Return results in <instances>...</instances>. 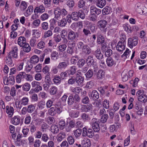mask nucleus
<instances>
[{
	"label": "nucleus",
	"mask_w": 147,
	"mask_h": 147,
	"mask_svg": "<svg viewBox=\"0 0 147 147\" xmlns=\"http://www.w3.org/2000/svg\"><path fill=\"white\" fill-rule=\"evenodd\" d=\"M82 89L79 87H71L70 88V90L73 93L78 94L80 92H81Z\"/></svg>",
	"instance_id": "obj_22"
},
{
	"label": "nucleus",
	"mask_w": 147,
	"mask_h": 147,
	"mask_svg": "<svg viewBox=\"0 0 147 147\" xmlns=\"http://www.w3.org/2000/svg\"><path fill=\"white\" fill-rule=\"evenodd\" d=\"M57 92V88L55 86H52L50 88V93L51 94L53 95L56 94Z\"/></svg>",
	"instance_id": "obj_64"
},
{
	"label": "nucleus",
	"mask_w": 147,
	"mask_h": 147,
	"mask_svg": "<svg viewBox=\"0 0 147 147\" xmlns=\"http://www.w3.org/2000/svg\"><path fill=\"white\" fill-rule=\"evenodd\" d=\"M18 49L16 47H13L11 50L7 54V56L14 59H16L18 57Z\"/></svg>",
	"instance_id": "obj_5"
},
{
	"label": "nucleus",
	"mask_w": 147,
	"mask_h": 147,
	"mask_svg": "<svg viewBox=\"0 0 147 147\" xmlns=\"http://www.w3.org/2000/svg\"><path fill=\"white\" fill-rule=\"evenodd\" d=\"M83 107V105L81 103H75V105L74 108L75 109L78 110H80L82 111Z\"/></svg>",
	"instance_id": "obj_61"
},
{
	"label": "nucleus",
	"mask_w": 147,
	"mask_h": 147,
	"mask_svg": "<svg viewBox=\"0 0 147 147\" xmlns=\"http://www.w3.org/2000/svg\"><path fill=\"white\" fill-rule=\"evenodd\" d=\"M74 102V98L73 95L71 94L69 96L67 100V103L69 105H72Z\"/></svg>",
	"instance_id": "obj_41"
},
{
	"label": "nucleus",
	"mask_w": 147,
	"mask_h": 147,
	"mask_svg": "<svg viewBox=\"0 0 147 147\" xmlns=\"http://www.w3.org/2000/svg\"><path fill=\"white\" fill-rule=\"evenodd\" d=\"M86 63L88 65L92 66L94 69L97 68L96 62L94 61L93 56H88L86 60Z\"/></svg>",
	"instance_id": "obj_4"
},
{
	"label": "nucleus",
	"mask_w": 147,
	"mask_h": 147,
	"mask_svg": "<svg viewBox=\"0 0 147 147\" xmlns=\"http://www.w3.org/2000/svg\"><path fill=\"white\" fill-rule=\"evenodd\" d=\"M45 102L44 101L41 100L38 102L37 105L38 110H42L45 107Z\"/></svg>",
	"instance_id": "obj_20"
},
{
	"label": "nucleus",
	"mask_w": 147,
	"mask_h": 147,
	"mask_svg": "<svg viewBox=\"0 0 147 147\" xmlns=\"http://www.w3.org/2000/svg\"><path fill=\"white\" fill-rule=\"evenodd\" d=\"M45 10V9L43 5L36 6L35 7L34 12L35 14L38 13H42L44 12Z\"/></svg>",
	"instance_id": "obj_8"
},
{
	"label": "nucleus",
	"mask_w": 147,
	"mask_h": 147,
	"mask_svg": "<svg viewBox=\"0 0 147 147\" xmlns=\"http://www.w3.org/2000/svg\"><path fill=\"white\" fill-rule=\"evenodd\" d=\"M17 43L20 47L24 46L27 43L26 38L23 36L19 37L18 39Z\"/></svg>",
	"instance_id": "obj_10"
},
{
	"label": "nucleus",
	"mask_w": 147,
	"mask_h": 147,
	"mask_svg": "<svg viewBox=\"0 0 147 147\" xmlns=\"http://www.w3.org/2000/svg\"><path fill=\"white\" fill-rule=\"evenodd\" d=\"M14 111V109L12 107L8 106L6 107V112L8 114L9 117H10L12 116Z\"/></svg>",
	"instance_id": "obj_25"
},
{
	"label": "nucleus",
	"mask_w": 147,
	"mask_h": 147,
	"mask_svg": "<svg viewBox=\"0 0 147 147\" xmlns=\"http://www.w3.org/2000/svg\"><path fill=\"white\" fill-rule=\"evenodd\" d=\"M49 17V15L47 13H44L40 16V18L42 21H44L48 20Z\"/></svg>",
	"instance_id": "obj_50"
},
{
	"label": "nucleus",
	"mask_w": 147,
	"mask_h": 147,
	"mask_svg": "<svg viewBox=\"0 0 147 147\" xmlns=\"http://www.w3.org/2000/svg\"><path fill=\"white\" fill-rule=\"evenodd\" d=\"M22 88L24 91H28L30 88V85L28 83H26L23 86Z\"/></svg>",
	"instance_id": "obj_48"
},
{
	"label": "nucleus",
	"mask_w": 147,
	"mask_h": 147,
	"mask_svg": "<svg viewBox=\"0 0 147 147\" xmlns=\"http://www.w3.org/2000/svg\"><path fill=\"white\" fill-rule=\"evenodd\" d=\"M67 47V45L66 44L60 43L58 47V50L60 52H63L65 50Z\"/></svg>",
	"instance_id": "obj_34"
},
{
	"label": "nucleus",
	"mask_w": 147,
	"mask_h": 147,
	"mask_svg": "<svg viewBox=\"0 0 147 147\" xmlns=\"http://www.w3.org/2000/svg\"><path fill=\"white\" fill-rule=\"evenodd\" d=\"M53 100L51 99L48 100L46 102V107L47 108H51V107L53 105Z\"/></svg>",
	"instance_id": "obj_56"
},
{
	"label": "nucleus",
	"mask_w": 147,
	"mask_h": 147,
	"mask_svg": "<svg viewBox=\"0 0 147 147\" xmlns=\"http://www.w3.org/2000/svg\"><path fill=\"white\" fill-rule=\"evenodd\" d=\"M20 117L18 116H14L11 119L12 122L14 125H17L20 122Z\"/></svg>",
	"instance_id": "obj_26"
},
{
	"label": "nucleus",
	"mask_w": 147,
	"mask_h": 147,
	"mask_svg": "<svg viewBox=\"0 0 147 147\" xmlns=\"http://www.w3.org/2000/svg\"><path fill=\"white\" fill-rule=\"evenodd\" d=\"M66 136L65 133L63 132H61L59 133L57 135V139L58 142H60L65 138Z\"/></svg>",
	"instance_id": "obj_27"
},
{
	"label": "nucleus",
	"mask_w": 147,
	"mask_h": 147,
	"mask_svg": "<svg viewBox=\"0 0 147 147\" xmlns=\"http://www.w3.org/2000/svg\"><path fill=\"white\" fill-rule=\"evenodd\" d=\"M36 38L34 37H32L30 41V44L31 47H34L36 46Z\"/></svg>",
	"instance_id": "obj_37"
},
{
	"label": "nucleus",
	"mask_w": 147,
	"mask_h": 147,
	"mask_svg": "<svg viewBox=\"0 0 147 147\" xmlns=\"http://www.w3.org/2000/svg\"><path fill=\"white\" fill-rule=\"evenodd\" d=\"M82 147H90L91 145V142L89 139L84 138L82 141Z\"/></svg>",
	"instance_id": "obj_18"
},
{
	"label": "nucleus",
	"mask_w": 147,
	"mask_h": 147,
	"mask_svg": "<svg viewBox=\"0 0 147 147\" xmlns=\"http://www.w3.org/2000/svg\"><path fill=\"white\" fill-rule=\"evenodd\" d=\"M104 41V38L100 34H98L97 37V42L99 44L103 43Z\"/></svg>",
	"instance_id": "obj_46"
},
{
	"label": "nucleus",
	"mask_w": 147,
	"mask_h": 147,
	"mask_svg": "<svg viewBox=\"0 0 147 147\" xmlns=\"http://www.w3.org/2000/svg\"><path fill=\"white\" fill-rule=\"evenodd\" d=\"M71 17L72 20L76 21L79 19L78 13L77 12H74L72 13L71 16Z\"/></svg>",
	"instance_id": "obj_32"
},
{
	"label": "nucleus",
	"mask_w": 147,
	"mask_h": 147,
	"mask_svg": "<svg viewBox=\"0 0 147 147\" xmlns=\"http://www.w3.org/2000/svg\"><path fill=\"white\" fill-rule=\"evenodd\" d=\"M93 106L91 104L88 105H83V107L82 112H88L92 110V109Z\"/></svg>",
	"instance_id": "obj_15"
},
{
	"label": "nucleus",
	"mask_w": 147,
	"mask_h": 147,
	"mask_svg": "<svg viewBox=\"0 0 147 147\" xmlns=\"http://www.w3.org/2000/svg\"><path fill=\"white\" fill-rule=\"evenodd\" d=\"M20 100L23 106H26L28 104L29 99L27 97H23Z\"/></svg>",
	"instance_id": "obj_35"
},
{
	"label": "nucleus",
	"mask_w": 147,
	"mask_h": 147,
	"mask_svg": "<svg viewBox=\"0 0 147 147\" xmlns=\"http://www.w3.org/2000/svg\"><path fill=\"white\" fill-rule=\"evenodd\" d=\"M40 23V20L39 19H36L34 20L32 23V26L34 27H38Z\"/></svg>",
	"instance_id": "obj_36"
},
{
	"label": "nucleus",
	"mask_w": 147,
	"mask_h": 147,
	"mask_svg": "<svg viewBox=\"0 0 147 147\" xmlns=\"http://www.w3.org/2000/svg\"><path fill=\"white\" fill-rule=\"evenodd\" d=\"M45 44L44 42L42 40H41L38 43L37 45V47L39 49H42L45 48Z\"/></svg>",
	"instance_id": "obj_51"
},
{
	"label": "nucleus",
	"mask_w": 147,
	"mask_h": 147,
	"mask_svg": "<svg viewBox=\"0 0 147 147\" xmlns=\"http://www.w3.org/2000/svg\"><path fill=\"white\" fill-rule=\"evenodd\" d=\"M102 105L106 109H109V102L107 100L105 99L102 103Z\"/></svg>",
	"instance_id": "obj_60"
},
{
	"label": "nucleus",
	"mask_w": 147,
	"mask_h": 147,
	"mask_svg": "<svg viewBox=\"0 0 147 147\" xmlns=\"http://www.w3.org/2000/svg\"><path fill=\"white\" fill-rule=\"evenodd\" d=\"M24 74L25 72H20L17 76L16 77V82L18 83H20L21 82L22 80L24 78Z\"/></svg>",
	"instance_id": "obj_19"
},
{
	"label": "nucleus",
	"mask_w": 147,
	"mask_h": 147,
	"mask_svg": "<svg viewBox=\"0 0 147 147\" xmlns=\"http://www.w3.org/2000/svg\"><path fill=\"white\" fill-rule=\"evenodd\" d=\"M78 37V33L71 30L68 34V39L70 40H73L77 38Z\"/></svg>",
	"instance_id": "obj_7"
},
{
	"label": "nucleus",
	"mask_w": 147,
	"mask_h": 147,
	"mask_svg": "<svg viewBox=\"0 0 147 147\" xmlns=\"http://www.w3.org/2000/svg\"><path fill=\"white\" fill-rule=\"evenodd\" d=\"M62 111L61 106L55 105V107L51 108L49 110V114L51 116H54L57 113L59 114Z\"/></svg>",
	"instance_id": "obj_2"
},
{
	"label": "nucleus",
	"mask_w": 147,
	"mask_h": 147,
	"mask_svg": "<svg viewBox=\"0 0 147 147\" xmlns=\"http://www.w3.org/2000/svg\"><path fill=\"white\" fill-rule=\"evenodd\" d=\"M12 58L8 56L5 58V62L6 64L10 67L13 66L14 65V64L13 63Z\"/></svg>",
	"instance_id": "obj_28"
},
{
	"label": "nucleus",
	"mask_w": 147,
	"mask_h": 147,
	"mask_svg": "<svg viewBox=\"0 0 147 147\" xmlns=\"http://www.w3.org/2000/svg\"><path fill=\"white\" fill-rule=\"evenodd\" d=\"M88 95L89 97L91 96L94 100H96L99 98V94L96 90L93 91L91 94L89 93Z\"/></svg>",
	"instance_id": "obj_17"
},
{
	"label": "nucleus",
	"mask_w": 147,
	"mask_h": 147,
	"mask_svg": "<svg viewBox=\"0 0 147 147\" xmlns=\"http://www.w3.org/2000/svg\"><path fill=\"white\" fill-rule=\"evenodd\" d=\"M96 5L98 7L102 8L106 4V1L105 0H96L95 1Z\"/></svg>",
	"instance_id": "obj_11"
},
{
	"label": "nucleus",
	"mask_w": 147,
	"mask_h": 147,
	"mask_svg": "<svg viewBox=\"0 0 147 147\" xmlns=\"http://www.w3.org/2000/svg\"><path fill=\"white\" fill-rule=\"evenodd\" d=\"M22 47L24 48L23 50L25 52L28 53L31 50V47L27 43L24 45V46Z\"/></svg>",
	"instance_id": "obj_43"
},
{
	"label": "nucleus",
	"mask_w": 147,
	"mask_h": 147,
	"mask_svg": "<svg viewBox=\"0 0 147 147\" xmlns=\"http://www.w3.org/2000/svg\"><path fill=\"white\" fill-rule=\"evenodd\" d=\"M53 35V33L51 30H48L45 32L44 33L43 38H46L51 36Z\"/></svg>",
	"instance_id": "obj_55"
},
{
	"label": "nucleus",
	"mask_w": 147,
	"mask_h": 147,
	"mask_svg": "<svg viewBox=\"0 0 147 147\" xmlns=\"http://www.w3.org/2000/svg\"><path fill=\"white\" fill-rule=\"evenodd\" d=\"M77 68L76 66H73L70 67L68 70L69 74L70 75H74L76 72Z\"/></svg>",
	"instance_id": "obj_30"
},
{
	"label": "nucleus",
	"mask_w": 147,
	"mask_h": 147,
	"mask_svg": "<svg viewBox=\"0 0 147 147\" xmlns=\"http://www.w3.org/2000/svg\"><path fill=\"white\" fill-rule=\"evenodd\" d=\"M126 42L124 41H119L116 46L117 50L119 51H122L125 48Z\"/></svg>",
	"instance_id": "obj_9"
},
{
	"label": "nucleus",
	"mask_w": 147,
	"mask_h": 147,
	"mask_svg": "<svg viewBox=\"0 0 147 147\" xmlns=\"http://www.w3.org/2000/svg\"><path fill=\"white\" fill-rule=\"evenodd\" d=\"M51 132L55 134H57L59 131V129L57 125H53L51 126Z\"/></svg>",
	"instance_id": "obj_33"
},
{
	"label": "nucleus",
	"mask_w": 147,
	"mask_h": 147,
	"mask_svg": "<svg viewBox=\"0 0 147 147\" xmlns=\"http://www.w3.org/2000/svg\"><path fill=\"white\" fill-rule=\"evenodd\" d=\"M74 134L76 138H78L81 135L82 130L81 129H77L76 130L74 131Z\"/></svg>",
	"instance_id": "obj_53"
},
{
	"label": "nucleus",
	"mask_w": 147,
	"mask_h": 147,
	"mask_svg": "<svg viewBox=\"0 0 147 147\" xmlns=\"http://www.w3.org/2000/svg\"><path fill=\"white\" fill-rule=\"evenodd\" d=\"M102 13L104 15L108 14L110 12V8L108 6H106L102 11Z\"/></svg>",
	"instance_id": "obj_57"
},
{
	"label": "nucleus",
	"mask_w": 147,
	"mask_h": 147,
	"mask_svg": "<svg viewBox=\"0 0 147 147\" xmlns=\"http://www.w3.org/2000/svg\"><path fill=\"white\" fill-rule=\"evenodd\" d=\"M107 24V22L104 20H101L97 22V26L99 28L100 30L102 28L104 29L105 27Z\"/></svg>",
	"instance_id": "obj_13"
},
{
	"label": "nucleus",
	"mask_w": 147,
	"mask_h": 147,
	"mask_svg": "<svg viewBox=\"0 0 147 147\" xmlns=\"http://www.w3.org/2000/svg\"><path fill=\"white\" fill-rule=\"evenodd\" d=\"M26 2L25 1H22L20 5V8L21 10H25L27 7Z\"/></svg>",
	"instance_id": "obj_47"
},
{
	"label": "nucleus",
	"mask_w": 147,
	"mask_h": 147,
	"mask_svg": "<svg viewBox=\"0 0 147 147\" xmlns=\"http://www.w3.org/2000/svg\"><path fill=\"white\" fill-rule=\"evenodd\" d=\"M16 107L17 110H20L23 105L20 100L16 101L15 102Z\"/></svg>",
	"instance_id": "obj_44"
},
{
	"label": "nucleus",
	"mask_w": 147,
	"mask_h": 147,
	"mask_svg": "<svg viewBox=\"0 0 147 147\" xmlns=\"http://www.w3.org/2000/svg\"><path fill=\"white\" fill-rule=\"evenodd\" d=\"M78 59V57L77 55L73 56L71 59V62L72 64H75Z\"/></svg>",
	"instance_id": "obj_62"
},
{
	"label": "nucleus",
	"mask_w": 147,
	"mask_h": 147,
	"mask_svg": "<svg viewBox=\"0 0 147 147\" xmlns=\"http://www.w3.org/2000/svg\"><path fill=\"white\" fill-rule=\"evenodd\" d=\"M24 78L27 81H31L33 80V78L31 75L29 74H26L25 73L24 74Z\"/></svg>",
	"instance_id": "obj_52"
},
{
	"label": "nucleus",
	"mask_w": 147,
	"mask_h": 147,
	"mask_svg": "<svg viewBox=\"0 0 147 147\" xmlns=\"http://www.w3.org/2000/svg\"><path fill=\"white\" fill-rule=\"evenodd\" d=\"M67 23L66 19H62L61 21L58 22V25L61 27L65 26Z\"/></svg>",
	"instance_id": "obj_49"
},
{
	"label": "nucleus",
	"mask_w": 147,
	"mask_h": 147,
	"mask_svg": "<svg viewBox=\"0 0 147 147\" xmlns=\"http://www.w3.org/2000/svg\"><path fill=\"white\" fill-rule=\"evenodd\" d=\"M35 109V107L34 105L31 104L29 105L27 108V111L28 113H31L34 111Z\"/></svg>",
	"instance_id": "obj_42"
},
{
	"label": "nucleus",
	"mask_w": 147,
	"mask_h": 147,
	"mask_svg": "<svg viewBox=\"0 0 147 147\" xmlns=\"http://www.w3.org/2000/svg\"><path fill=\"white\" fill-rule=\"evenodd\" d=\"M76 82L78 86H82L84 82V78L81 76H78L76 77Z\"/></svg>",
	"instance_id": "obj_12"
},
{
	"label": "nucleus",
	"mask_w": 147,
	"mask_h": 147,
	"mask_svg": "<svg viewBox=\"0 0 147 147\" xmlns=\"http://www.w3.org/2000/svg\"><path fill=\"white\" fill-rule=\"evenodd\" d=\"M69 64V63L68 61L62 62L59 63L57 66V68L60 69H65Z\"/></svg>",
	"instance_id": "obj_14"
},
{
	"label": "nucleus",
	"mask_w": 147,
	"mask_h": 147,
	"mask_svg": "<svg viewBox=\"0 0 147 147\" xmlns=\"http://www.w3.org/2000/svg\"><path fill=\"white\" fill-rule=\"evenodd\" d=\"M85 61L83 59H79L77 63V65L79 68L82 67L84 65Z\"/></svg>",
	"instance_id": "obj_39"
},
{
	"label": "nucleus",
	"mask_w": 147,
	"mask_h": 147,
	"mask_svg": "<svg viewBox=\"0 0 147 147\" xmlns=\"http://www.w3.org/2000/svg\"><path fill=\"white\" fill-rule=\"evenodd\" d=\"M54 18L55 21L60 20L61 18V17H63L66 15L67 12L65 9L61 10L60 7H58L54 9Z\"/></svg>",
	"instance_id": "obj_1"
},
{
	"label": "nucleus",
	"mask_w": 147,
	"mask_h": 147,
	"mask_svg": "<svg viewBox=\"0 0 147 147\" xmlns=\"http://www.w3.org/2000/svg\"><path fill=\"white\" fill-rule=\"evenodd\" d=\"M33 10V7L32 5L29 6L24 13L25 16L26 17L29 16L32 13Z\"/></svg>",
	"instance_id": "obj_21"
},
{
	"label": "nucleus",
	"mask_w": 147,
	"mask_h": 147,
	"mask_svg": "<svg viewBox=\"0 0 147 147\" xmlns=\"http://www.w3.org/2000/svg\"><path fill=\"white\" fill-rule=\"evenodd\" d=\"M95 55L96 57L99 60L102 59L103 58V55L101 53L100 49H98L96 51Z\"/></svg>",
	"instance_id": "obj_23"
},
{
	"label": "nucleus",
	"mask_w": 147,
	"mask_h": 147,
	"mask_svg": "<svg viewBox=\"0 0 147 147\" xmlns=\"http://www.w3.org/2000/svg\"><path fill=\"white\" fill-rule=\"evenodd\" d=\"M108 118V116L107 114H105L101 117L100 121L102 123H105L107 121Z\"/></svg>",
	"instance_id": "obj_59"
},
{
	"label": "nucleus",
	"mask_w": 147,
	"mask_h": 147,
	"mask_svg": "<svg viewBox=\"0 0 147 147\" xmlns=\"http://www.w3.org/2000/svg\"><path fill=\"white\" fill-rule=\"evenodd\" d=\"M39 57L36 55H34L30 59L31 63L35 64L37 63L39 61Z\"/></svg>",
	"instance_id": "obj_29"
},
{
	"label": "nucleus",
	"mask_w": 147,
	"mask_h": 147,
	"mask_svg": "<svg viewBox=\"0 0 147 147\" xmlns=\"http://www.w3.org/2000/svg\"><path fill=\"white\" fill-rule=\"evenodd\" d=\"M81 117L84 121H88L90 120V118L89 115L85 113L82 114Z\"/></svg>",
	"instance_id": "obj_31"
},
{
	"label": "nucleus",
	"mask_w": 147,
	"mask_h": 147,
	"mask_svg": "<svg viewBox=\"0 0 147 147\" xmlns=\"http://www.w3.org/2000/svg\"><path fill=\"white\" fill-rule=\"evenodd\" d=\"M79 113L77 111H71L69 113V115L71 117L74 118L77 117L79 115Z\"/></svg>",
	"instance_id": "obj_58"
},
{
	"label": "nucleus",
	"mask_w": 147,
	"mask_h": 147,
	"mask_svg": "<svg viewBox=\"0 0 147 147\" xmlns=\"http://www.w3.org/2000/svg\"><path fill=\"white\" fill-rule=\"evenodd\" d=\"M83 52L89 54L91 52V49L90 47L86 45H85L84 47L82 49Z\"/></svg>",
	"instance_id": "obj_40"
},
{
	"label": "nucleus",
	"mask_w": 147,
	"mask_h": 147,
	"mask_svg": "<svg viewBox=\"0 0 147 147\" xmlns=\"http://www.w3.org/2000/svg\"><path fill=\"white\" fill-rule=\"evenodd\" d=\"M86 77L87 78H91L93 75V72L92 69H89L85 74Z\"/></svg>",
	"instance_id": "obj_63"
},
{
	"label": "nucleus",
	"mask_w": 147,
	"mask_h": 147,
	"mask_svg": "<svg viewBox=\"0 0 147 147\" xmlns=\"http://www.w3.org/2000/svg\"><path fill=\"white\" fill-rule=\"evenodd\" d=\"M90 124L95 132H98L99 131L100 126L97 119H92L90 122Z\"/></svg>",
	"instance_id": "obj_3"
},
{
	"label": "nucleus",
	"mask_w": 147,
	"mask_h": 147,
	"mask_svg": "<svg viewBox=\"0 0 147 147\" xmlns=\"http://www.w3.org/2000/svg\"><path fill=\"white\" fill-rule=\"evenodd\" d=\"M107 65L109 67H111L115 65V63L113 59L111 57L108 58L106 60Z\"/></svg>",
	"instance_id": "obj_24"
},
{
	"label": "nucleus",
	"mask_w": 147,
	"mask_h": 147,
	"mask_svg": "<svg viewBox=\"0 0 147 147\" xmlns=\"http://www.w3.org/2000/svg\"><path fill=\"white\" fill-rule=\"evenodd\" d=\"M67 140L68 143L70 145L73 144L74 142V137L71 136H69L67 138Z\"/></svg>",
	"instance_id": "obj_54"
},
{
	"label": "nucleus",
	"mask_w": 147,
	"mask_h": 147,
	"mask_svg": "<svg viewBox=\"0 0 147 147\" xmlns=\"http://www.w3.org/2000/svg\"><path fill=\"white\" fill-rule=\"evenodd\" d=\"M97 78L98 80H102L105 77V72L102 70L98 71L96 74Z\"/></svg>",
	"instance_id": "obj_16"
},
{
	"label": "nucleus",
	"mask_w": 147,
	"mask_h": 147,
	"mask_svg": "<svg viewBox=\"0 0 147 147\" xmlns=\"http://www.w3.org/2000/svg\"><path fill=\"white\" fill-rule=\"evenodd\" d=\"M68 72L69 71H67L61 72L60 75V77L61 79L63 80L65 78L69 76Z\"/></svg>",
	"instance_id": "obj_45"
},
{
	"label": "nucleus",
	"mask_w": 147,
	"mask_h": 147,
	"mask_svg": "<svg viewBox=\"0 0 147 147\" xmlns=\"http://www.w3.org/2000/svg\"><path fill=\"white\" fill-rule=\"evenodd\" d=\"M138 38L137 37L129 38L128 40V43L129 47L132 48L133 47L136 46L138 43Z\"/></svg>",
	"instance_id": "obj_6"
},
{
	"label": "nucleus",
	"mask_w": 147,
	"mask_h": 147,
	"mask_svg": "<svg viewBox=\"0 0 147 147\" xmlns=\"http://www.w3.org/2000/svg\"><path fill=\"white\" fill-rule=\"evenodd\" d=\"M138 100L141 102L145 103L147 101V96L145 94L138 98Z\"/></svg>",
	"instance_id": "obj_38"
}]
</instances>
